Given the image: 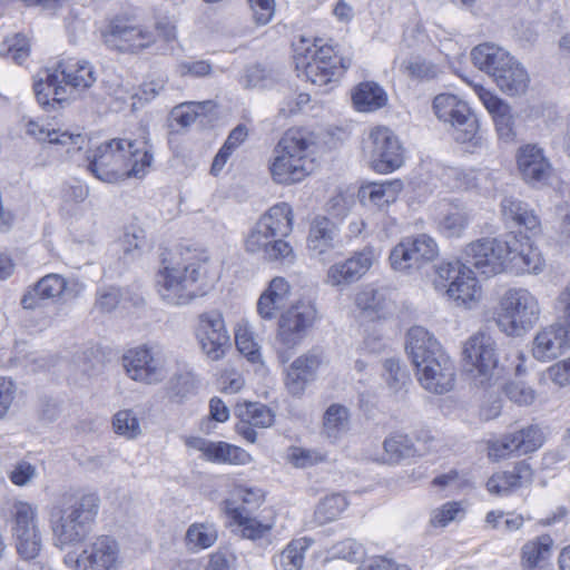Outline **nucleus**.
Listing matches in <instances>:
<instances>
[{
  "label": "nucleus",
  "instance_id": "14",
  "mask_svg": "<svg viewBox=\"0 0 570 570\" xmlns=\"http://www.w3.org/2000/svg\"><path fill=\"white\" fill-rule=\"evenodd\" d=\"M465 368L480 384L489 382L498 370L495 341L488 334L478 333L464 345Z\"/></svg>",
  "mask_w": 570,
  "mask_h": 570
},
{
  "label": "nucleus",
  "instance_id": "44",
  "mask_svg": "<svg viewBox=\"0 0 570 570\" xmlns=\"http://www.w3.org/2000/svg\"><path fill=\"white\" fill-rule=\"evenodd\" d=\"M386 461L397 463L403 459L414 456L416 449L412 440L405 434H392L383 442Z\"/></svg>",
  "mask_w": 570,
  "mask_h": 570
},
{
  "label": "nucleus",
  "instance_id": "51",
  "mask_svg": "<svg viewBox=\"0 0 570 570\" xmlns=\"http://www.w3.org/2000/svg\"><path fill=\"white\" fill-rule=\"evenodd\" d=\"M401 70L412 79L432 80L438 77L440 70L436 65L421 57H414L402 61Z\"/></svg>",
  "mask_w": 570,
  "mask_h": 570
},
{
  "label": "nucleus",
  "instance_id": "41",
  "mask_svg": "<svg viewBox=\"0 0 570 570\" xmlns=\"http://www.w3.org/2000/svg\"><path fill=\"white\" fill-rule=\"evenodd\" d=\"M235 414L240 421H245L256 428H268L274 421L272 411L266 405L256 402L237 404Z\"/></svg>",
  "mask_w": 570,
  "mask_h": 570
},
{
  "label": "nucleus",
  "instance_id": "23",
  "mask_svg": "<svg viewBox=\"0 0 570 570\" xmlns=\"http://www.w3.org/2000/svg\"><path fill=\"white\" fill-rule=\"evenodd\" d=\"M27 132L40 142L56 146L57 150L65 151L69 158L79 153L87 144L86 137L80 132L75 134L50 128L49 125L40 124L36 120L28 121Z\"/></svg>",
  "mask_w": 570,
  "mask_h": 570
},
{
  "label": "nucleus",
  "instance_id": "49",
  "mask_svg": "<svg viewBox=\"0 0 570 570\" xmlns=\"http://www.w3.org/2000/svg\"><path fill=\"white\" fill-rule=\"evenodd\" d=\"M469 264L464 261L441 262L435 266L436 278L434 287L446 293L450 283H454L468 269Z\"/></svg>",
  "mask_w": 570,
  "mask_h": 570
},
{
  "label": "nucleus",
  "instance_id": "38",
  "mask_svg": "<svg viewBox=\"0 0 570 570\" xmlns=\"http://www.w3.org/2000/svg\"><path fill=\"white\" fill-rule=\"evenodd\" d=\"M350 424V413L347 407L341 404H332L327 407L323 416V432L333 440H338L347 432Z\"/></svg>",
  "mask_w": 570,
  "mask_h": 570
},
{
  "label": "nucleus",
  "instance_id": "55",
  "mask_svg": "<svg viewBox=\"0 0 570 570\" xmlns=\"http://www.w3.org/2000/svg\"><path fill=\"white\" fill-rule=\"evenodd\" d=\"M236 347L252 364L263 365L259 345L255 342L252 333L239 328L235 333Z\"/></svg>",
  "mask_w": 570,
  "mask_h": 570
},
{
  "label": "nucleus",
  "instance_id": "13",
  "mask_svg": "<svg viewBox=\"0 0 570 570\" xmlns=\"http://www.w3.org/2000/svg\"><path fill=\"white\" fill-rule=\"evenodd\" d=\"M509 249V240L482 238L465 247L463 259L470 267L485 276H491L507 269Z\"/></svg>",
  "mask_w": 570,
  "mask_h": 570
},
{
  "label": "nucleus",
  "instance_id": "42",
  "mask_svg": "<svg viewBox=\"0 0 570 570\" xmlns=\"http://www.w3.org/2000/svg\"><path fill=\"white\" fill-rule=\"evenodd\" d=\"M405 239L419 269L438 257L439 247L431 236L421 234L416 237H406Z\"/></svg>",
  "mask_w": 570,
  "mask_h": 570
},
{
  "label": "nucleus",
  "instance_id": "52",
  "mask_svg": "<svg viewBox=\"0 0 570 570\" xmlns=\"http://www.w3.org/2000/svg\"><path fill=\"white\" fill-rule=\"evenodd\" d=\"M30 53L28 39L22 35H14L0 43V55L22 65Z\"/></svg>",
  "mask_w": 570,
  "mask_h": 570
},
{
  "label": "nucleus",
  "instance_id": "30",
  "mask_svg": "<svg viewBox=\"0 0 570 570\" xmlns=\"http://www.w3.org/2000/svg\"><path fill=\"white\" fill-rule=\"evenodd\" d=\"M471 56L474 66L489 73L493 79L513 59L508 51L493 43L476 46L472 50Z\"/></svg>",
  "mask_w": 570,
  "mask_h": 570
},
{
  "label": "nucleus",
  "instance_id": "35",
  "mask_svg": "<svg viewBox=\"0 0 570 570\" xmlns=\"http://www.w3.org/2000/svg\"><path fill=\"white\" fill-rule=\"evenodd\" d=\"M10 513L13 535L30 534V532L39 531L38 509L36 505L24 501H17L12 504Z\"/></svg>",
  "mask_w": 570,
  "mask_h": 570
},
{
  "label": "nucleus",
  "instance_id": "15",
  "mask_svg": "<svg viewBox=\"0 0 570 570\" xmlns=\"http://www.w3.org/2000/svg\"><path fill=\"white\" fill-rule=\"evenodd\" d=\"M379 257L380 252L374 246H365L361 250L354 252L347 259L331 265L326 272L324 283L343 291L360 281L377 262Z\"/></svg>",
  "mask_w": 570,
  "mask_h": 570
},
{
  "label": "nucleus",
  "instance_id": "32",
  "mask_svg": "<svg viewBox=\"0 0 570 570\" xmlns=\"http://www.w3.org/2000/svg\"><path fill=\"white\" fill-rule=\"evenodd\" d=\"M493 80L503 92L510 96L523 94L529 85L527 70L514 58Z\"/></svg>",
  "mask_w": 570,
  "mask_h": 570
},
{
  "label": "nucleus",
  "instance_id": "36",
  "mask_svg": "<svg viewBox=\"0 0 570 570\" xmlns=\"http://www.w3.org/2000/svg\"><path fill=\"white\" fill-rule=\"evenodd\" d=\"M217 538V529L213 523L195 522L185 533V546L191 552H199L213 547Z\"/></svg>",
  "mask_w": 570,
  "mask_h": 570
},
{
  "label": "nucleus",
  "instance_id": "19",
  "mask_svg": "<svg viewBox=\"0 0 570 570\" xmlns=\"http://www.w3.org/2000/svg\"><path fill=\"white\" fill-rule=\"evenodd\" d=\"M76 296L77 293L63 276L48 274L26 291L21 298V305L26 309H33L41 306L43 301L65 303Z\"/></svg>",
  "mask_w": 570,
  "mask_h": 570
},
{
  "label": "nucleus",
  "instance_id": "6",
  "mask_svg": "<svg viewBox=\"0 0 570 570\" xmlns=\"http://www.w3.org/2000/svg\"><path fill=\"white\" fill-rule=\"evenodd\" d=\"M314 144L307 134L289 129L278 141L269 165L272 178L282 185L302 181L314 170Z\"/></svg>",
  "mask_w": 570,
  "mask_h": 570
},
{
  "label": "nucleus",
  "instance_id": "25",
  "mask_svg": "<svg viewBox=\"0 0 570 570\" xmlns=\"http://www.w3.org/2000/svg\"><path fill=\"white\" fill-rule=\"evenodd\" d=\"M533 470L525 461L518 462L511 471L494 473L487 482L490 493L507 495L514 489L531 484Z\"/></svg>",
  "mask_w": 570,
  "mask_h": 570
},
{
  "label": "nucleus",
  "instance_id": "26",
  "mask_svg": "<svg viewBox=\"0 0 570 570\" xmlns=\"http://www.w3.org/2000/svg\"><path fill=\"white\" fill-rule=\"evenodd\" d=\"M509 257H507V269L515 273H533L541 272L543 259L540 252L533 248L528 242L522 243L515 237L509 240Z\"/></svg>",
  "mask_w": 570,
  "mask_h": 570
},
{
  "label": "nucleus",
  "instance_id": "53",
  "mask_svg": "<svg viewBox=\"0 0 570 570\" xmlns=\"http://www.w3.org/2000/svg\"><path fill=\"white\" fill-rule=\"evenodd\" d=\"M514 442L519 448V455L537 451L543 444V434L538 426L530 425L514 431Z\"/></svg>",
  "mask_w": 570,
  "mask_h": 570
},
{
  "label": "nucleus",
  "instance_id": "11",
  "mask_svg": "<svg viewBox=\"0 0 570 570\" xmlns=\"http://www.w3.org/2000/svg\"><path fill=\"white\" fill-rule=\"evenodd\" d=\"M364 150L377 173H391L403 164L402 146L392 130L375 127L370 131Z\"/></svg>",
  "mask_w": 570,
  "mask_h": 570
},
{
  "label": "nucleus",
  "instance_id": "46",
  "mask_svg": "<svg viewBox=\"0 0 570 570\" xmlns=\"http://www.w3.org/2000/svg\"><path fill=\"white\" fill-rule=\"evenodd\" d=\"M307 56L321 67L328 69V71H335L336 79L350 67V60L345 61L343 58L338 57L330 46H322L314 50L308 49Z\"/></svg>",
  "mask_w": 570,
  "mask_h": 570
},
{
  "label": "nucleus",
  "instance_id": "20",
  "mask_svg": "<svg viewBox=\"0 0 570 570\" xmlns=\"http://www.w3.org/2000/svg\"><path fill=\"white\" fill-rule=\"evenodd\" d=\"M323 361V353L317 348H313L295 358L286 368L284 384L287 392L294 397H301L307 385L316 379Z\"/></svg>",
  "mask_w": 570,
  "mask_h": 570
},
{
  "label": "nucleus",
  "instance_id": "47",
  "mask_svg": "<svg viewBox=\"0 0 570 570\" xmlns=\"http://www.w3.org/2000/svg\"><path fill=\"white\" fill-rule=\"evenodd\" d=\"M553 540L543 534L533 541H529L522 548V558L528 567L533 568L547 560L551 554Z\"/></svg>",
  "mask_w": 570,
  "mask_h": 570
},
{
  "label": "nucleus",
  "instance_id": "27",
  "mask_svg": "<svg viewBox=\"0 0 570 570\" xmlns=\"http://www.w3.org/2000/svg\"><path fill=\"white\" fill-rule=\"evenodd\" d=\"M518 167L528 183H541L550 174V164L537 145H525L519 149Z\"/></svg>",
  "mask_w": 570,
  "mask_h": 570
},
{
  "label": "nucleus",
  "instance_id": "57",
  "mask_svg": "<svg viewBox=\"0 0 570 570\" xmlns=\"http://www.w3.org/2000/svg\"><path fill=\"white\" fill-rule=\"evenodd\" d=\"M112 426L117 434L127 439H135L141 433L139 421L130 410L117 412L112 420Z\"/></svg>",
  "mask_w": 570,
  "mask_h": 570
},
{
  "label": "nucleus",
  "instance_id": "62",
  "mask_svg": "<svg viewBox=\"0 0 570 570\" xmlns=\"http://www.w3.org/2000/svg\"><path fill=\"white\" fill-rule=\"evenodd\" d=\"M289 458L291 462L301 469L313 466L326 459L325 454L320 451L303 448H294Z\"/></svg>",
  "mask_w": 570,
  "mask_h": 570
},
{
  "label": "nucleus",
  "instance_id": "33",
  "mask_svg": "<svg viewBox=\"0 0 570 570\" xmlns=\"http://www.w3.org/2000/svg\"><path fill=\"white\" fill-rule=\"evenodd\" d=\"M353 102L358 111H374L384 107L387 95L376 82H361L353 92Z\"/></svg>",
  "mask_w": 570,
  "mask_h": 570
},
{
  "label": "nucleus",
  "instance_id": "48",
  "mask_svg": "<svg viewBox=\"0 0 570 570\" xmlns=\"http://www.w3.org/2000/svg\"><path fill=\"white\" fill-rule=\"evenodd\" d=\"M196 389V377L193 373H179L174 375L166 384V395L176 403H181Z\"/></svg>",
  "mask_w": 570,
  "mask_h": 570
},
{
  "label": "nucleus",
  "instance_id": "2",
  "mask_svg": "<svg viewBox=\"0 0 570 570\" xmlns=\"http://www.w3.org/2000/svg\"><path fill=\"white\" fill-rule=\"evenodd\" d=\"M406 351L419 382L426 391L443 394L453 389L454 364L428 330L422 326L412 327L407 332Z\"/></svg>",
  "mask_w": 570,
  "mask_h": 570
},
{
  "label": "nucleus",
  "instance_id": "56",
  "mask_svg": "<svg viewBox=\"0 0 570 570\" xmlns=\"http://www.w3.org/2000/svg\"><path fill=\"white\" fill-rule=\"evenodd\" d=\"M306 546L301 541L291 542L279 554L277 564L282 570H301Z\"/></svg>",
  "mask_w": 570,
  "mask_h": 570
},
{
  "label": "nucleus",
  "instance_id": "45",
  "mask_svg": "<svg viewBox=\"0 0 570 570\" xmlns=\"http://www.w3.org/2000/svg\"><path fill=\"white\" fill-rule=\"evenodd\" d=\"M347 504L345 497L340 493H333L325 497L320 501L315 509V521L318 524H325L336 520L346 509Z\"/></svg>",
  "mask_w": 570,
  "mask_h": 570
},
{
  "label": "nucleus",
  "instance_id": "18",
  "mask_svg": "<svg viewBox=\"0 0 570 570\" xmlns=\"http://www.w3.org/2000/svg\"><path fill=\"white\" fill-rule=\"evenodd\" d=\"M104 41L110 49L120 52H136L154 42V36L147 29L132 24L129 20L115 19L104 33Z\"/></svg>",
  "mask_w": 570,
  "mask_h": 570
},
{
  "label": "nucleus",
  "instance_id": "60",
  "mask_svg": "<svg viewBox=\"0 0 570 570\" xmlns=\"http://www.w3.org/2000/svg\"><path fill=\"white\" fill-rule=\"evenodd\" d=\"M14 538L17 551L24 560H32L39 556L42 547L40 531L18 534Z\"/></svg>",
  "mask_w": 570,
  "mask_h": 570
},
{
  "label": "nucleus",
  "instance_id": "17",
  "mask_svg": "<svg viewBox=\"0 0 570 570\" xmlns=\"http://www.w3.org/2000/svg\"><path fill=\"white\" fill-rule=\"evenodd\" d=\"M316 320V309L309 303H299L281 315L277 341L286 348L297 346Z\"/></svg>",
  "mask_w": 570,
  "mask_h": 570
},
{
  "label": "nucleus",
  "instance_id": "4",
  "mask_svg": "<svg viewBox=\"0 0 570 570\" xmlns=\"http://www.w3.org/2000/svg\"><path fill=\"white\" fill-rule=\"evenodd\" d=\"M100 505L96 493H65L50 514V525L60 546L83 541L91 531Z\"/></svg>",
  "mask_w": 570,
  "mask_h": 570
},
{
  "label": "nucleus",
  "instance_id": "5",
  "mask_svg": "<svg viewBox=\"0 0 570 570\" xmlns=\"http://www.w3.org/2000/svg\"><path fill=\"white\" fill-rule=\"evenodd\" d=\"M202 265L181 254L164 253L161 267L156 275V287L163 301L171 305H186L195 297L203 296L206 288L202 283Z\"/></svg>",
  "mask_w": 570,
  "mask_h": 570
},
{
  "label": "nucleus",
  "instance_id": "59",
  "mask_svg": "<svg viewBox=\"0 0 570 570\" xmlns=\"http://www.w3.org/2000/svg\"><path fill=\"white\" fill-rule=\"evenodd\" d=\"M464 509L460 502H446L431 512L430 523L433 527H446L450 522L461 519Z\"/></svg>",
  "mask_w": 570,
  "mask_h": 570
},
{
  "label": "nucleus",
  "instance_id": "8",
  "mask_svg": "<svg viewBox=\"0 0 570 570\" xmlns=\"http://www.w3.org/2000/svg\"><path fill=\"white\" fill-rule=\"evenodd\" d=\"M432 108L440 121L452 127V136L458 142L472 147L481 145L479 120L465 101L452 94H440L433 99Z\"/></svg>",
  "mask_w": 570,
  "mask_h": 570
},
{
  "label": "nucleus",
  "instance_id": "34",
  "mask_svg": "<svg viewBox=\"0 0 570 570\" xmlns=\"http://www.w3.org/2000/svg\"><path fill=\"white\" fill-rule=\"evenodd\" d=\"M402 189L400 180L386 181L382 184H370L360 190V197L364 203L372 204L379 208L394 203Z\"/></svg>",
  "mask_w": 570,
  "mask_h": 570
},
{
  "label": "nucleus",
  "instance_id": "64",
  "mask_svg": "<svg viewBox=\"0 0 570 570\" xmlns=\"http://www.w3.org/2000/svg\"><path fill=\"white\" fill-rule=\"evenodd\" d=\"M543 379L553 382L558 386L570 384V357L557 362L543 372Z\"/></svg>",
  "mask_w": 570,
  "mask_h": 570
},
{
  "label": "nucleus",
  "instance_id": "16",
  "mask_svg": "<svg viewBox=\"0 0 570 570\" xmlns=\"http://www.w3.org/2000/svg\"><path fill=\"white\" fill-rule=\"evenodd\" d=\"M196 336L202 351L213 361L220 360L230 347V337L223 315L217 311L199 315Z\"/></svg>",
  "mask_w": 570,
  "mask_h": 570
},
{
  "label": "nucleus",
  "instance_id": "24",
  "mask_svg": "<svg viewBox=\"0 0 570 570\" xmlns=\"http://www.w3.org/2000/svg\"><path fill=\"white\" fill-rule=\"evenodd\" d=\"M476 91L484 107L492 115L499 138L505 142L513 141L515 131L510 106L482 87L476 89Z\"/></svg>",
  "mask_w": 570,
  "mask_h": 570
},
{
  "label": "nucleus",
  "instance_id": "21",
  "mask_svg": "<svg viewBox=\"0 0 570 570\" xmlns=\"http://www.w3.org/2000/svg\"><path fill=\"white\" fill-rule=\"evenodd\" d=\"M342 246L337 225L327 217H316L309 228L307 248L312 257L325 263L334 249Z\"/></svg>",
  "mask_w": 570,
  "mask_h": 570
},
{
  "label": "nucleus",
  "instance_id": "22",
  "mask_svg": "<svg viewBox=\"0 0 570 570\" xmlns=\"http://www.w3.org/2000/svg\"><path fill=\"white\" fill-rule=\"evenodd\" d=\"M570 348V326L557 322L542 328L533 340L532 354L539 361L557 358Z\"/></svg>",
  "mask_w": 570,
  "mask_h": 570
},
{
  "label": "nucleus",
  "instance_id": "63",
  "mask_svg": "<svg viewBox=\"0 0 570 570\" xmlns=\"http://www.w3.org/2000/svg\"><path fill=\"white\" fill-rule=\"evenodd\" d=\"M505 395L514 403L529 405L534 400V392L522 382H510L504 386Z\"/></svg>",
  "mask_w": 570,
  "mask_h": 570
},
{
  "label": "nucleus",
  "instance_id": "50",
  "mask_svg": "<svg viewBox=\"0 0 570 570\" xmlns=\"http://www.w3.org/2000/svg\"><path fill=\"white\" fill-rule=\"evenodd\" d=\"M296 68H302L306 79L318 87L326 86L336 80L335 71H328L325 67H321L308 56L299 58L296 62Z\"/></svg>",
  "mask_w": 570,
  "mask_h": 570
},
{
  "label": "nucleus",
  "instance_id": "1",
  "mask_svg": "<svg viewBox=\"0 0 570 570\" xmlns=\"http://www.w3.org/2000/svg\"><path fill=\"white\" fill-rule=\"evenodd\" d=\"M153 161V147L146 129L140 139L115 138L99 145L88 157V170L98 179L116 183L128 177H142Z\"/></svg>",
  "mask_w": 570,
  "mask_h": 570
},
{
  "label": "nucleus",
  "instance_id": "28",
  "mask_svg": "<svg viewBox=\"0 0 570 570\" xmlns=\"http://www.w3.org/2000/svg\"><path fill=\"white\" fill-rule=\"evenodd\" d=\"M289 297V284L283 277H275L262 293L257 302V312L264 320H273L276 313L286 306Z\"/></svg>",
  "mask_w": 570,
  "mask_h": 570
},
{
  "label": "nucleus",
  "instance_id": "37",
  "mask_svg": "<svg viewBox=\"0 0 570 570\" xmlns=\"http://www.w3.org/2000/svg\"><path fill=\"white\" fill-rule=\"evenodd\" d=\"M383 379L390 393L397 400L403 399L406 393V386L410 383V375L401 366L396 358H386L383 362Z\"/></svg>",
  "mask_w": 570,
  "mask_h": 570
},
{
  "label": "nucleus",
  "instance_id": "12",
  "mask_svg": "<svg viewBox=\"0 0 570 570\" xmlns=\"http://www.w3.org/2000/svg\"><path fill=\"white\" fill-rule=\"evenodd\" d=\"M48 87L53 90L55 100H65L66 87L83 90L94 85V67L86 60L69 58L61 60L52 70H47Z\"/></svg>",
  "mask_w": 570,
  "mask_h": 570
},
{
  "label": "nucleus",
  "instance_id": "10",
  "mask_svg": "<svg viewBox=\"0 0 570 570\" xmlns=\"http://www.w3.org/2000/svg\"><path fill=\"white\" fill-rule=\"evenodd\" d=\"M124 366L134 381L160 383L167 376L166 357L157 346H138L124 355Z\"/></svg>",
  "mask_w": 570,
  "mask_h": 570
},
{
  "label": "nucleus",
  "instance_id": "7",
  "mask_svg": "<svg viewBox=\"0 0 570 570\" xmlns=\"http://www.w3.org/2000/svg\"><path fill=\"white\" fill-rule=\"evenodd\" d=\"M540 315L539 301L529 289L511 287L500 295L493 320L508 336H522L535 326Z\"/></svg>",
  "mask_w": 570,
  "mask_h": 570
},
{
  "label": "nucleus",
  "instance_id": "61",
  "mask_svg": "<svg viewBox=\"0 0 570 570\" xmlns=\"http://www.w3.org/2000/svg\"><path fill=\"white\" fill-rule=\"evenodd\" d=\"M120 289L114 286L100 287L96 294V307L101 313L112 312L120 302Z\"/></svg>",
  "mask_w": 570,
  "mask_h": 570
},
{
  "label": "nucleus",
  "instance_id": "29",
  "mask_svg": "<svg viewBox=\"0 0 570 570\" xmlns=\"http://www.w3.org/2000/svg\"><path fill=\"white\" fill-rule=\"evenodd\" d=\"M446 296L454 302L456 306L473 308L482 296V289L472 271L468 269L454 283H450L446 289Z\"/></svg>",
  "mask_w": 570,
  "mask_h": 570
},
{
  "label": "nucleus",
  "instance_id": "40",
  "mask_svg": "<svg viewBox=\"0 0 570 570\" xmlns=\"http://www.w3.org/2000/svg\"><path fill=\"white\" fill-rule=\"evenodd\" d=\"M208 448L205 459L214 463L245 464L249 459L246 451L223 441H210Z\"/></svg>",
  "mask_w": 570,
  "mask_h": 570
},
{
  "label": "nucleus",
  "instance_id": "3",
  "mask_svg": "<svg viewBox=\"0 0 570 570\" xmlns=\"http://www.w3.org/2000/svg\"><path fill=\"white\" fill-rule=\"evenodd\" d=\"M293 210L287 203L272 206L248 233L246 250L262 255L267 262L292 265L296 255L285 238L293 232Z\"/></svg>",
  "mask_w": 570,
  "mask_h": 570
},
{
  "label": "nucleus",
  "instance_id": "58",
  "mask_svg": "<svg viewBox=\"0 0 570 570\" xmlns=\"http://www.w3.org/2000/svg\"><path fill=\"white\" fill-rule=\"evenodd\" d=\"M330 553L334 558L346 559L351 562H361L365 557V549L362 543L348 538L333 544Z\"/></svg>",
  "mask_w": 570,
  "mask_h": 570
},
{
  "label": "nucleus",
  "instance_id": "31",
  "mask_svg": "<svg viewBox=\"0 0 570 570\" xmlns=\"http://www.w3.org/2000/svg\"><path fill=\"white\" fill-rule=\"evenodd\" d=\"M501 213L505 220L523 226L527 230L535 233L540 228V220L529 206L514 197H504L501 202Z\"/></svg>",
  "mask_w": 570,
  "mask_h": 570
},
{
  "label": "nucleus",
  "instance_id": "39",
  "mask_svg": "<svg viewBox=\"0 0 570 570\" xmlns=\"http://www.w3.org/2000/svg\"><path fill=\"white\" fill-rule=\"evenodd\" d=\"M234 520L242 528V535L252 541H262L269 544L272 542L273 522L263 523L257 518L244 515L242 511L235 510Z\"/></svg>",
  "mask_w": 570,
  "mask_h": 570
},
{
  "label": "nucleus",
  "instance_id": "54",
  "mask_svg": "<svg viewBox=\"0 0 570 570\" xmlns=\"http://www.w3.org/2000/svg\"><path fill=\"white\" fill-rule=\"evenodd\" d=\"M389 261L394 271L410 273L419 269L405 238L391 250Z\"/></svg>",
  "mask_w": 570,
  "mask_h": 570
},
{
  "label": "nucleus",
  "instance_id": "9",
  "mask_svg": "<svg viewBox=\"0 0 570 570\" xmlns=\"http://www.w3.org/2000/svg\"><path fill=\"white\" fill-rule=\"evenodd\" d=\"M65 563L72 570H120L124 557L116 539L98 535L79 554L68 553Z\"/></svg>",
  "mask_w": 570,
  "mask_h": 570
},
{
  "label": "nucleus",
  "instance_id": "43",
  "mask_svg": "<svg viewBox=\"0 0 570 570\" xmlns=\"http://www.w3.org/2000/svg\"><path fill=\"white\" fill-rule=\"evenodd\" d=\"M469 219V214L464 208L451 206L440 217L438 228L446 237H459L466 228Z\"/></svg>",
  "mask_w": 570,
  "mask_h": 570
}]
</instances>
